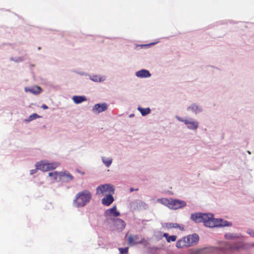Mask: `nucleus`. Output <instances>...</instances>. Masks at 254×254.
<instances>
[{"mask_svg": "<svg viewBox=\"0 0 254 254\" xmlns=\"http://www.w3.org/2000/svg\"><path fill=\"white\" fill-rule=\"evenodd\" d=\"M190 219L195 223H203L205 226L213 228L231 226L232 224L222 219H215L211 213H195L191 214Z\"/></svg>", "mask_w": 254, "mask_h": 254, "instance_id": "obj_1", "label": "nucleus"}, {"mask_svg": "<svg viewBox=\"0 0 254 254\" xmlns=\"http://www.w3.org/2000/svg\"><path fill=\"white\" fill-rule=\"evenodd\" d=\"M92 198V194L89 191L84 190L77 193L73 200V204L77 207H81L89 202Z\"/></svg>", "mask_w": 254, "mask_h": 254, "instance_id": "obj_2", "label": "nucleus"}, {"mask_svg": "<svg viewBox=\"0 0 254 254\" xmlns=\"http://www.w3.org/2000/svg\"><path fill=\"white\" fill-rule=\"evenodd\" d=\"M199 241V237L196 234L184 237L176 243V246L178 249L187 248L196 244Z\"/></svg>", "mask_w": 254, "mask_h": 254, "instance_id": "obj_3", "label": "nucleus"}, {"mask_svg": "<svg viewBox=\"0 0 254 254\" xmlns=\"http://www.w3.org/2000/svg\"><path fill=\"white\" fill-rule=\"evenodd\" d=\"M114 189L113 186L105 184L99 186L96 189V193L98 195H103L114 193Z\"/></svg>", "mask_w": 254, "mask_h": 254, "instance_id": "obj_4", "label": "nucleus"}, {"mask_svg": "<svg viewBox=\"0 0 254 254\" xmlns=\"http://www.w3.org/2000/svg\"><path fill=\"white\" fill-rule=\"evenodd\" d=\"M241 248V245L235 244L232 246L229 244H225L224 246L217 250L219 254H231L235 251L239 250Z\"/></svg>", "mask_w": 254, "mask_h": 254, "instance_id": "obj_5", "label": "nucleus"}, {"mask_svg": "<svg viewBox=\"0 0 254 254\" xmlns=\"http://www.w3.org/2000/svg\"><path fill=\"white\" fill-rule=\"evenodd\" d=\"M128 244L134 246L138 244H142L144 241V238L138 235H130L127 238Z\"/></svg>", "mask_w": 254, "mask_h": 254, "instance_id": "obj_6", "label": "nucleus"}, {"mask_svg": "<svg viewBox=\"0 0 254 254\" xmlns=\"http://www.w3.org/2000/svg\"><path fill=\"white\" fill-rule=\"evenodd\" d=\"M186 205V203L184 201L178 199H170L169 208L172 209H177Z\"/></svg>", "mask_w": 254, "mask_h": 254, "instance_id": "obj_7", "label": "nucleus"}, {"mask_svg": "<svg viewBox=\"0 0 254 254\" xmlns=\"http://www.w3.org/2000/svg\"><path fill=\"white\" fill-rule=\"evenodd\" d=\"M185 125L188 128L191 130H196L198 126V123L197 122L194 121L193 120L189 118L185 119Z\"/></svg>", "mask_w": 254, "mask_h": 254, "instance_id": "obj_8", "label": "nucleus"}, {"mask_svg": "<svg viewBox=\"0 0 254 254\" xmlns=\"http://www.w3.org/2000/svg\"><path fill=\"white\" fill-rule=\"evenodd\" d=\"M73 177L68 172H60L59 180L62 182H69L72 180Z\"/></svg>", "mask_w": 254, "mask_h": 254, "instance_id": "obj_9", "label": "nucleus"}, {"mask_svg": "<svg viewBox=\"0 0 254 254\" xmlns=\"http://www.w3.org/2000/svg\"><path fill=\"white\" fill-rule=\"evenodd\" d=\"M112 221L114 222V225L117 229L123 230L126 227L125 222L122 219L119 218H113Z\"/></svg>", "mask_w": 254, "mask_h": 254, "instance_id": "obj_10", "label": "nucleus"}, {"mask_svg": "<svg viewBox=\"0 0 254 254\" xmlns=\"http://www.w3.org/2000/svg\"><path fill=\"white\" fill-rule=\"evenodd\" d=\"M107 109V105L106 103L95 104L93 108V111L95 113H99L105 111Z\"/></svg>", "mask_w": 254, "mask_h": 254, "instance_id": "obj_11", "label": "nucleus"}, {"mask_svg": "<svg viewBox=\"0 0 254 254\" xmlns=\"http://www.w3.org/2000/svg\"><path fill=\"white\" fill-rule=\"evenodd\" d=\"M120 215L119 212L117 211L116 206H113L112 208L107 209L105 212V216L106 217L114 216L117 217Z\"/></svg>", "mask_w": 254, "mask_h": 254, "instance_id": "obj_12", "label": "nucleus"}, {"mask_svg": "<svg viewBox=\"0 0 254 254\" xmlns=\"http://www.w3.org/2000/svg\"><path fill=\"white\" fill-rule=\"evenodd\" d=\"M114 201V198L112 194H109L106 195L102 200V203L103 204L106 206L110 205Z\"/></svg>", "mask_w": 254, "mask_h": 254, "instance_id": "obj_13", "label": "nucleus"}, {"mask_svg": "<svg viewBox=\"0 0 254 254\" xmlns=\"http://www.w3.org/2000/svg\"><path fill=\"white\" fill-rule=\"evenodd\" d=\"M37 169L42 170L44 172L47 171V162L40 161L37 162L35 165Z\"/></svg>", "mask_w": 254, "mask_h": 254, "instance_id": "obj_14", "label": "nucleus"}, {"mask_svg": "<svg viewBox=\"0 0 254 254\" xmlns=\"http://www.w3.org/2000/svg\"><path fill=\"white\" fill-rule=\"evenodd\" d=\"M136 76L138 77H148L151 76L149 71L145 69H142L136 72Z\"/></svg>", "mask_w": 254, "mask_h": 254, "instance_id": "obj_15", "label": "nucleus"}, {"mask_svg": "<svg viewBox=\"0 0 254 254\" xmlns=\"http://www.w3.org/2000/svg\"><path fill=\"white\" fill-rule=\"evenodd\" d=\"M26 91H29L35 94H39L41 92V88L38 86H36L31 88H25Z\"/></svg>", "mask_w": 254, "mask_h": 254, "instance_id": "obj_16", "label": "nucleus"}, {"mask_svg": "<svg viewBox=\"0 0 254 254\" xmlns=\"http://www.w3.org/2000/svg\"><path fill=\"white\" fill-rule=\"evenodd\" d=\"M73 102L76 104H79L87 100L86 98L83 96H74L72 97Z\"/></svg>", "mask_w": 254, "mask_h": 254, "instance_id": "obj_17", "label": "nucleus"}, {"mask_svg": "<svg viewBox=\"0 0 254 254\" xmlns=\"http://www.w3.org/2000/svg\"><path fill=\"white\" fill-rule=\"evenodd\" d=\"M163 236L166 238V241L168 243L176 241L177 238L175 235L169 236L168 233H164Z\"/></svg>", "mask_w": 254, "mask_h": 254, "instance_id": "obj_18", "label": "nucleus"}, {"mask_svg": "<svg viewBox=\"0 0 254 254\" xmlns=\"http://www.w3.org/2000/svg\"><path fill=\"white\" fill-rule=\"evenodd\" d=\"M47 171L54 170L59 166V163L57 162L48 163L47 162Z\"/></svg>", "mask_w": 254, "mask_h": 254, "instance_id": "obj_19", "label": "nucleus"}, {"mask_svg": "<svg viewBox=\"0 0 254 254\" xmlns=\"http://www.w3.org/2000/svg\"><path fill=\"white\" fill-rule=\"evenodd\" d=\"M157 202L161 203L169 207L170 199H167L166 198H158L157 199Z\"/></svg>", "mask_w": 254, "mask_h": 254, "instance_id": "obj_20", "label": "nucleus"}, {"mask_svg": "<svg viewBox=\"0 0 254 254\" xmlns=\"http://www.w3.org/2000/svg\"><path fill=\"white\" fill-rule=\"evenodd\" d=\"M166 227L168 229H171V228H180L181 230H183V227H181L179 226V225L177 223H166Z\"/></svg>", "mask_w": 254, "mask_h": 254, "instance_id": "obj_21", "label": "nucleus"}, {"mask_svg": "<svg viewBox=\"0 0 254 254\" xmlns=\"http://www.w3.org/2000/svg\"><path fill=\"white\" fill-rule=\"evenodd\" d=\"M102 160L103 162L106 165V167H109L110 166L112 163V159L110 158H107L105 157H102Z\"/></svg>", "mask_w": 254, "mask_h": 254, "instance_id": "obj_22", "label": "nucleus"}, {"mask_svg": "<svg viewBox=\"0 0 254 254\" xmlns=\"http://www.w3.org/2000/svg\"><path fill=\"white\" fill-rule=\"evenodd\" d=\"M138 110L140 111L142 116H145L150 113V109L149 108H142L140 107L138 108Z\"/></svg>", "mask_w": 254, "mask_h": 254, "instance_id": "obj_23", "label": "nucleus"}, {"mask_svg": "<svg viewBox=\"0 0 254 254\" xmlns=\"http://www.w3.org/2000/svg\"><path fill=\"white\" fill-rule=\"evenodd\" d=\"M59 174L60 173L57 172H50L49 173V176L53 177V180L57 181L58 178H59Z\"/></svg>", "mask_w": 254, "mask_h": 254, "instance_id": "obj_24", "label": "nucleus"}, {"mask_svg": "<svg viewBox=\"0 0 254 254\" xmlns=\"http://www.w3.org/2000/svg\"><path fill=\"white\" fill-rule=\"evenodd\" d=\"M225 237L227 239H234L236 238H238V236H236L235 234L228 233L225 234Z\"/></svg>", "mask_w": 254, "mask_h": 254, "instance_id": "obj_25", "label": "nucleus"}, {"mask_svg": "<svg viewBox=\"0 0 254 254\" xmlns=\"http://www.w3.org/2000/svg\"><path fill=\"white\" fill-rule=\"evenodd\" d=\"M38 118H39V116L37 114L34 113L29 116L28 121H31Z\"/></svg>", "mask_w": 254, "mask_h": 254, "instance_id": "obj_26", "label": "nucleus"}, {"mask_svg": "<svg viewBox=\"0 0 254 254\" xmlns=\"http://www.w3.org/2000/svg\"><path fill=\"white\" fill-rule=\"evenodd\" d=\"M120 254H127L128 253V248L127 247L125 248H120L119 249Z\"/></svg>", "mask_w": 254, "mask_h": 254, "instance_id": "obj_27", "label": "nucleus"}, {"mask_svg": "<svg viewBox=\"0 0 254 254\" xmlns=\"http://www.w3.org/2000/svg\"><path fill=\"white\" fill-rule=\"evenodd\" d=\"M92 80L94 81H101V78L100 77H98L97 76H93L92 78Z\"/></svg>", "mask_w": 254, "mask_h": 254, "instance_id": "obj_28", "label": "nucleus"}, {"mask_svg": "<svg viewBox=\"0 0 254 254\" xmlns=\"http://www.w3.org/2000/svg\"><path fill=\"white\" fill-rule=\"evenodd\" d=\"M248 233L250 236H251L252 237H254V230H249Z\"/></svg>", "mask_w": 254, "mask_h": 254, "instance_id": "obj_29", "label": "nucleus"}, {"mask_svg": "<svg viewBox=\"0 0 254 254\" xmlns=\"http://www.w3.org/2000/svg\"><path fill=\"white\" fill-rule=\"evenodd\" d=\"M189 109H191L194 111L197 109V107L195 105H192L191 106L189 107Z\"/></svg>", "mask_w": 254, "mask_h": 254, "instance_id": "obj_30", "label": "nucleus"}, {"mask_svg": "<svg viewBox=\"0 0 254 254\" xmlns=\"http://www.w3.org/2000/svg\"><path fill=\"white\" fill-rule=\"evenodd\" d=\"M176 118L180 122H183L184 123V124H185V119H183L182 118H181V117H176Z\"/></svg>", "mask_w": 254, "mask_h": 254, "instance_id": "obj_31", "label": "nucleus"}, {"mask_svg": "<svg viewBox=\"0 0 254 254\" xmlns=\"http://www.w3.org/2000/svg\"><path fill=\"white\" fill-rule=\"evenodd\" d=\"M37 168H36V169L31 170L30 171V174L31 175H33V174H34L36 173V172H37Z\"/></svg>", "mask_w": 254, "mask_h": 254, "instance_id": "obj_32", "label": "nucleus"}, {"mask_svg": "<svg viewBox=\"0 0 254 254\" xmlns=\"http://www.w3.org/2000/svg\"><path fill=\"white\" fill-rule=\"evenodd\" d=\"M42 108L44 110L47 109L48 108V106L45 104H43L42 106Z\"/></svg>", "mask_w": 254, "mask_h": 254, "instance_id": "obj_33", "label": "nucleus"}, {"mask_svg": "<svg viewBox=\"0 0 254 254\" xmlns=\"http://www.w3.org/2000/svg\"><path fill=\"white\" fill-rule=\"evenodd\" d=\"M138 190V189H135V190H134L132 188H131L130 189V192H132V191H134V190H136V191H137V190Z\"/></svg>", "mask_w": 254, "mask_h": 254, "instance_id": "obj_34", "label": "nucleus"}, {"mask_svg": "<svg viewBox=\"0 0 254 254\" xmlns=\"http://www.w3.org/2000/svg\"><path fill=\"white\" fill-rule=\"evenodd\" d=\"M248 153L251 154V152L249 151H248Z\"/></svg>", "mask_w": 254, "mask_h": 254, "instance_id": "obj_35", "label": "nucleus"}]
</instances>
